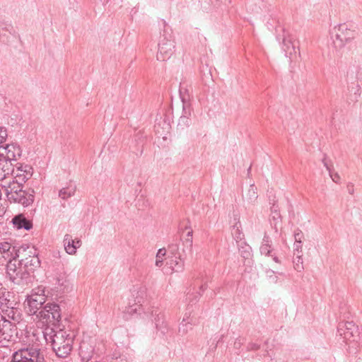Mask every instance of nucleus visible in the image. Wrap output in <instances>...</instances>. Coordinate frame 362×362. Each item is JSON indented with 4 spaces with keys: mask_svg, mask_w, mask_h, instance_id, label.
I'll return each mask as SVG.
<instances>
[{
    "mask_svg": "<svg viewBox=\"0 0 362 362\" xmlns=\"http://www.w3.org/2000/svg\"><path fill=\"white\" fill-rule=\"evenodd\" d=\"M5 187L6 194L8 197V194L11 196V194H14L18 193L19 191L23 189V185H20L16 182V180L13 179L12 182H9L7 186H4Z\"/></svg>",
    "mask_w": 362,
    "mask_h": 362,
    "instance_id": "a878e982",
    "label": "nucleus"
},
{
    "mask_svg": "<svg viewBox=\"0 0 362 362\" xmlns=\"http://www.w3.org/2000/svg\"><path fill=\"white\" fill-rule=\"evenodd\" d=\"M322 163H323V165L326 168V169L329 171V176L330 177L332 178V180L336 182V183H338L339 180H340V177L339 175V174L337 173H332V169H331V167L328 165L327 160H326V158H324L322 159Z\"/></svg>",
    "mask_w": 362,
    "mask_h": 362,
    "instance_id": "7c9ffc66",
    "label": "nucleus"
},
{
    "mask_svg": "<svg viewBox=\"0 0 362 362\" xmlns=\"http://www.w3.org/2000/svg\"><path fill=\"white\" fill-rule=\"evenodd\" d=\"M175 42L171 35H162L158 44L156 58L158 61L165 62L169 59L175 51Z\"/></svg>",
    "mask_w": 362,
    "mask_h": 362,
    "instance_id": "0eeeda50",
    "label": "nucleus"
},
{
    "mask_svg": "<svg viewBox=\"0 0 362 362\" xmlns=\"http://www.w3.org/2000/svg\"><path fill=\"white\" fill-rule=\"evenodd\" d=\"M11 294L9 292L0 291V310H3V308L13 305V301L10 300Z\"/></svg>",
    "mask_w": 362,
    "mask_h": 362,
    "instance_id": "cd10ccee",
    "label": "nucleus"
},
{
    "mask_svg": "<svg viewBox=\"0 0 362 362\" xmlns=\"http://www.w3.org/2000/svg\"><path fill=\"white\" fill-rule=\"evenodd\" d=\"M42 333L59 358H66L71 354L74 339L73 333L62 329L56 331L50 327H46Z\"/></svg>",
    "mask_w": 362,
    "mask_h": 362,
    "instance_id": "f257e3e1",
    "label": "nucleus"
},
{
    "mask_svg": "<svg viewBox=\"0 0 362 362\" xmlns=\"http://www.w3.org/2000/svg\"><path fill=\"white\" fill-rule=\"evenodd\" d=\"M17 328L15 322L0 320V344L4 347L16 340Z\"/></svg>",
    "mask_w": 362,
    "mask_h": 362,
    "instance_id": "6e6552de",
    "label": "nucleus"
},
{
    "mask_svg": "<svg viewBox=\"0 0 362 362\" xmlns=\"http://www.w3.org/2000/svg\"><path fill=\"white\" fill-rule=\"evenodd\" d=\"M206 288V285L203 284L200 286V291L198 293V296H200L202 295L201 292H203Z\"/></svg>",
    "mask_w": 362,
    "mask_h": 362,
    "instance_id": "c03bdc74",
    "label": "nucleus"
},
{
    "mask_svg": "<svg viewBox=\"0 0 362 362\" xmlns=\"http://www.w3.org/2000/svg\"><path fill=\"white\" fill-rule=\"evenodd\" d=\"M76 187L74 186H69L68 187H64L60 189L59 192V196L63 199H66L71 196H73L75 193Z\"/></svg>",
    "mask_w": 362,
    "mask_h": 362,
    "instance_id": "c756f323",
    "label": "nucleus"
},
{
    "mask_svg": "<svg viewBox=\"0 0 362 362\" xmlns=\"http://www.w3.org/2000/svg\"><path fill=\"white\" fill-rule=\"evenodd\" d=\"M33 168L28 165L16 163L14 165L13 171V179L20 185H23L33 175Z\"/></svg>",
    "mask_w": 362,
    "mask_h": 362,
    "instance_id": "9b49d317",
    "label": "nucleus"
},
{
    "mask_svg": "<svg viewBox=\"0 0 362 362\" xmlns=\"http://www.w3.org/2000/svg\"><path fill=\"white\" fill-rule=\"evenodd\" d=\"M294 264V269L300 272L302 269H303V259L301 257V255H297V257L293 260Z\"/></svg>",
    "mask_w": 362,
    "mask_h": 362,
    "instance_id": "72a5a7b5",
    "label": "nucleus"
},
{
    "mask_svg": "<svg viewBox=\"0 0 362 362\" xmlns=\"http://www.w3.org/2000/svg\"><path fill=\"white\" fill-rule=\"evenodd\" d=\"M6 273L11 281L18 285L27 284L30 274L16 258L8 260L6 264Z\"/></svg>",
    "mask_w": 362,
    "mask_h": 362,
    "instance_id": "39448f33",
    "label": "nucleus"
},
{
    "mask_svg": "<svg viewBox=\"0 0 362 362\" xmlns=\"http://www.w3.org/2000/svg\"><path fill=\"white\" fill-rule=\"evenodd\" d=\"M37 353H42L38 348L28 347L21 349L13 354L11 362H22L30 360L34 358Z\"/></svg>",
    "mask_w": 362,
    "mask_h": 362,
    "instance_id": "4468645a",
    "label": "nucleus"
},
{
    "mask_svg": "<svg viewBox=\"0 0 362 362\" xmlns=\"http://www.w3.org/2000/svg\"><path fill=\"white\" fill-rule=\"evenodd\" d=\"M34 193L35 192L33 189H29L28 191L22 189L18 193L11 194V196L8 194V200L10 202L20 204L23 206H28L34 202Z\"/></svg>",
    "mask_w": 362,
    "mask_h": 362,
    "instance_id": "f8f14e48",
    "label": "nucleus"
},
{
    "mask_svg": "<svg viewBox=\"0 0 362 362\" xmlns=\"http://www.w3.org/2000/svg\"><path fill=\"white\" fill-rule=\"evenodd\" d=\"M81 243L79 240H78L76 241L74 240V246L76 247V249L78 248L81 246Z\"/></svg>",
    "mask_w": 362,
    "mask_h": 362,
    "instance_id": "a18cd8bd",
    "label": "nucleus"
},
{
    "mask_svg": "<svg viewBox=\"0 0 362 362\" xmlns=\"http://www.w3.org/2000/svg\"><path fill=\"white\" fill-rule=\"evenodd\" d=\"M192 234H193L192 230H190L189 231H188V233L187 234V238H186L185 242V245L187 250L190 252H192V244H193Z\"/></svg>",
    "mask_w": 362,
    "mask_h": 362,
    "instance_id": "473e14b6",
    "label": "nucleus"
},
{
    "mask_svg": "<svg viewBox=\"0 0 362 362\" xmlns=\"http://www.w3.org/2000/svg\"><path fill=\"white\" fill-rule=\"evenodd\" d=\"M22 362H47L42 353H37L34 358Z\"/></svg>",
    "mask_w": 362,
    "mask_h": 362,
    "instance_id": "f704fd0d",
    "label": "nucleus"
},
{
    "mask_svg": "<svg viewBox=\"0 0 362 362\" xmlns=\"http://www.w3.org/2000/svg\"><path fill=\"white\" fill-rule=\"evenodd\" d=\"M166 254V250L165 248L159 249L156 254V265L158 267H160L163 265V257Z\"/></svg>",
    "mask_w": 362,
    "mask_h": 362,
    "instance_id": "2f4dec72",
    "label": "nucleus"
},
{
    "mask_svg": "<svg viewBox=\"0 0 362 362\" xmlns=\"http://www.w3.org/2000/svg\"><path fill=\"white\" fill-rule=\"evenodd\" d=\"M267 273H274V271H268Z\"/></svg>",
    "mask_w": 362,
    "mask_h": 362,
    "instance_id": "09e8293b",
    "label": "nucleus"
},
{
    "mask_svg": "<svg viewBox=\"0 0 362 362\" xmlns=\"http://www.w3.org/2000/svg\"><path fill=\"white\" fill-rule=\"evenodd\" d=\"M17 257H19V254L16 247L4 240H0V264L3 265Z\"/></svg>",
    "mask_w": 362,
    "mask_h": 362,
    "instance_id": "ddd939ff",
    "label": "nucleus"
},
{
    "mask_svg": "<svg viewBox=\"0 0 362 362\" xmlns=\"http://www.w3.org/2000/svg\"><path fill=\"white\" fill-rule=\"evenodd\" d=\"M294 238L296 243H302L304 238L303 233L300 230L297 229L294 233Z\"/></svg>",
    "mask_w": 362,
    "mask_h": 362,
    "instance_id": "c9c22d12",
    "label": "nucleus"
},
{
    "mask_svg": "<svg viewBox=\"0 0 362 362\" xmlns=\"http://www.w3.org/2000/svg\"><path fill=\"white\" fill-rule=\"evenodd\" d=\"M293 40V36L288 31L283 30L281 49L286 57H291L296 52Z\"/></svg>",
    "mask_w": 362,
    "mask_h": 362,
    "instance_id": "2eb2a0df",
    "label": "nucleus"
},
{
    "mask_svg": "<svg viewBox=\"0 0 362 362\" xmlns=\"http://www.w3.org/2000/svg\"><path fill=\"white\" fill-rule=\"evenodd\" d=\"M251 349H259V346L257 345V344H252V346H251Z\"/></svg>",
    "mask_w": 362,
    "mask_h": 362,
    "instance_id": "de8ad7c7",
    "label": "nucleus"
},
{
    "mask_svg": "<svg viewBox=\"0 0 362 362\" xmlns=\"http://www.w3.org/2000/svg\"><path fill=\"white\" fill-rule=\"evenodd\" d=\"M47 300L45 288L42 286H37L31 291L30 294L27 296L25 300V309L29 315L35 317L43 308Z\"/></svg>",
    "mask_w": 362,
    "mask_h": 362,
    "instance_id": "7ed1b4c3",
    "label": "nucleus"
},
{
    "mask_svg": "<svg viewBox=\"0 0 362 362\" xmlns=\"http://www.w3.org/2000/svg\"><path fill=\"white\" fill-rule=\"evenodd\" d=\"M257 188L255 184H251L242 194L243 203L247 206H255L258 199Z\"/></svg>",
    "mask_w": 362,
    "mask_h": 362,
    "instance_id": "dca6fc26",
    "label": "nucleus"
},
{
    "mask_svg": "<svg viewBox=\"0 0 362 362\" xmlns=\"http://www.w3.org/2000/svg\"><path fill=\"white\" fill-rule=\"evenodd\" d=\"M14 165L11 162L0 160V180H5L8 175H13Z\"/></svg>",
    "mask_w": 362,
    "mask_h": 362,
    "instance_id": "5701e85b",
    "label": "nucleus"
},
{
    "mask_svg": "<svg viewBox=\"0 0 362 362\" xmlns=\"http://www.w3.org/2000/svg\"><path fill=\"white\" fill-rule=\"evenodd\" d=\"M139 292L141 293V296L136 298L137 300H135L136 303L134 305H129L125 308V314L132 316L134 314L140 312L141 309V300L143 298V296L145 294L144 288H141Z\"/></svg>",
    "mask_w": 362,
    "mask_h": 362,
    "instance_id": "412c9836",
    "label": "nucleus"
},
{
    "mask_svg": "<svg viewBox=\"0 0 362 362\" xmlns=\"http://www.w3.org/2000/svg\"><path fill=\"white\" fill-rule=\"evenodd\" d=\"M333 44L337 49H341L354 37V30L348 28L345 23L340 24L334 28Z\"/></svg>",
    "mask_w": 362,
    "mask_h": 362,
    "instance_id": "1a4fd4ad",
    "label": "nucleus"
},
{
    "mask_svg": "<svg viewBox=\"0 0 362 362\" xmlns=\"http://www.w3.org/2000/svg\"><path fill=\"white\" fill-rule=\"evenodd\" d=\"M64 249L69 255H74L76 252V247L74 246V240L69 234L65 235L64 238Z\"/></svg>",
    "mask_w": 362,
    "mask_h": 362,
    "instance_id": "bb28decb",
    "label": "nucleus"
},
{
    "mask_svg": "<svg viewBox=\"0 0 362 362\" xmlns=\"http://www.w3.org/2000/svg\"><path fill=\"white\" fill-rule=\"evenodd\" d=\"M271 211H272V214H274V216H273L274 218H278L280 217L279 207L275 204H274L273 206L271 207Z\"/></svg>",
    "mask_w": 362,
    "mask_h": 362,
    "instance_id": "4c0bfd02",
    "label": "nucleus"
},
{
    "mask_svg": "<svg viewBox=\"0 0 362 362\" xmlns=\"http://www.w3.org/2000/svg\"><path fill=\"white\" fill-rule=\"evenodd\" d=\"M22 154V151L16 144H10L0 146V160L16 161Z\"/></svg>",
    "mask_w": 362,
    "mask_h": 362,
    "instance_id": "9d476101",
    "label": "nucleus"
},
{
    "mask_svg": "<svg viewBox=\"0 0 362 362\" xmlns=\"http://www.w3.org/2000/svg\"><path fill=\"white\" fill-rule=\"evenodd\" d=\"M294 247H295V250H296L298 252V253L301 252L302 243H298L295 242Z\"/></svg>",
    "mask_w": 362,
    "mask_h": 362,
    "instance_id": "79ce46f5",
    "label": "nucleus"
},
{
    "mask_svg": "<svg viewBox=\"0 0 362 362\" xmlns=\"http://www.w3.org/2000/svg\"><path fill=\"white\" fill-rule=\"evenodd\" d=\"M337 332L348 344V351L356 354L362 346V330L354 322H341L337 327Z\"/></svg>",
    "mask_w": 362,
    "mask_h": 362,
    "instance_id": "f03ea898",
    "label": "nucleus"
},
{
    "mask_svg": "<svg viewBox=\"0 0 362 362\" xmlns=\"http://www.w3.org/2000/svg\"><path fill=\"white\" fill-rule=\"evenodd\" d=\"M21 319V314L20 310L14 308L12 305L7 307L6 308H3L1 313L0 314V320L2 321L7 320L8 322H15L16 325L17 322H19Z\"/></svg>",
    "mask_w": 362,
    "mask_h": 362,
    "instance_id": "f3484780",
    "label": "nucleus"
},
{
    "mask_svg": "<svg viewBox=\"0 0 362 362\" xmlns=\"http://www.w3.org/2000/svg\"><path fill=\"white\" fill-rule=\"evenodd\" d=\"M61 318L60 307L54 303L45 305L35 317V320L42 322L43 325H47V327H49V325H57Z\"/></svg>",
    "mask_w": 362,
    "mask_h": 362,
    "instance_id": "20e7f679",
    "label": "nucleus"
},
{
    "mask_svg": "<svg viewBox=\"0 0 362 362\" xmlns=\"http://www.w3.org/2000/svg\"><path fill=\"white\" fill-rule=\"evenodd\" d=\"M168 264L175 272H180L184 270L185 261L181 255H175L173 258L168 262Z\"/></svg>",
    "mask_w": 362,
    "mask_h": 362,
    "instance_id": "4be33fe9",
    "label": "nucleus"
},
{
    "mask_svg": "<svg viewBox=\"0 0 362 362\" xmlns=\"http://www.w3.org/2000/svg\"><path fill=\"white\" fill-rule=\"evenodd\" d=\"M179 91H180V98L183 103V111H184L185 114L186 115L187 112L185 110V108H186L187 103L189 99V92H188L187 88L184 86V84H180Z\"/></svg>",
    "mask_w": 362,
    "mask_h": 362,
    "instance_id": "c85d7f7f",
    "label": "nucleus"
},
{
    "mask_svg": "<svg viewBox=\"0 0 362 362\" xmlns=\"http://www.w3.org/2000/svg\"><path fill=\"white\" fill-rule=\"evenodd\" d=\"M156 310H160V308L157 307H152L148 309L147 312L145 313V314L150 317V319L152 320V319H154L156 315L153 313Z\"/></svg>",
    "mask_w": 362,
    "mask_h": 362,
    "instance_id": "58836bf2",
    "label": "nucleus"
},
{
    "mask_svg": "<svg viewBox=\"0 0 362 362\" xmlns=\"http://www.w3.org/2000/svg\"><path fill=\"white\" fill-rule=\"evenodd\" d=\"M187 122H188V118H187V115L181 116L179 119V124L184 123V124H188Z\"/></svg>",
    "mask_w": 362,
    "mask_h": 362,
    "instance_id": "a19ab883",
    "label": "nucleus"
},
{
    "mask_svg": "<svg viewBox=\"0 0 362 362\" xmlns=\"http://www.w3.org/2000/svg\"><path fill=\"white\" fill-rule=\"evenodd\" d=\"M348 191L350 194H353L354 189V185L351 183H349L347 185Z\"/></svg>",
    "mask_w": 362,
    "mask_h": 362,
    "instance_id": "37998d69",
    "label": "nucleus"
},
{
    "mask_svg": "<svg viewBox=\"0 0 362 362\" xmlns=\"http://www.w3.org/2000/svg\"><path fill=\"white\" fill-rule=\"evenodd\" d=\"M272 250L271 245L269 244V238L265 236L263 238L262 244L260 247L261 254L264 255L265 256L273 257V259L276 262H277V263L279 262L278 257L276 256H274L273 255H272Z\"/></svg>",
    "mask_w": 362,
    "mask_h": 362,
    "instance_id": "b1692460",
    "label": "nucleus"
},
{
    "mask_svg": "<svg viewBox=\"0 0 362 362\" xmlns=\"http://www.w3.org/2000/svg\"><path fill=\"white\" fill-rule=\"evenodd\" d=\"M240 345H241L240 341H235L234 346H235V348H239L240 346Z\"/></svg>",
    "mask_w": 362,
    "mask_h": 362,
    "instance_id": "49530a36",
    "label": "nucleus"
},
{
    "mask_svg": "<svg viewBox=\"0 0 362 362\" xmlns=\"http://www.w3.org/2000/svg\"><path fill=\"white\" fill-rule=\"evenodd\" d=\"M11 222L17 229L30 230L33 228L32 221L28 219L23 214L15 216L12 218Z\"/></svg>",
    "mask_w": 362,
    "mask_h": 362,
    "instance_id": "a211bd4d",
    "label": "nucleus"
},
{
    "mask_svg": "<svg viewBox=\"0 0 362 362\" xmlns=\"http://www.w3.org/2000/svg\"><path fill=\"white\" fill-rule=\"evenodd\" d=\"M79 355L83 362H88L94 355V349L87 341H83L79 347Z\"/></svg>",
    "mask_w": 362,
    "mask_h": 362,
    "instance_id": "6ab92c4d",
    "label": "nucleus"
},
{
    "mask_svg": "<svg viewBox=\"0 0 362 362\" xmlns=\"http://www.w3.org/2000/svg\"><path fill=\"white\" fill-rule=\"evenodd\" d=\"M161 124H163L164 126H165V127L168 129V124H167L165 122L163 121V122H160L158 123H157L154 128H155V131L158 134H160V136L163 135V134L160 132L159 128L161 126Z\"/></svg>",
    "mask_w": 362,
    "mask_h": 362,
    "instance_id": "ea45409f",
    "label": "nucleus"
},
{
    "mask_svg": "<svg viewBox=\"0 0 362 362\" xmlns=\"http://www.w3.org/2000/svg\"><path fill=\"white\" fill-rule=\"evenodd\" d=\"M156 317L152 319V322L155 324L156 328L164 333L167 330V325L164 320V314L161 310H156L153 313Z\"/></svg>",
    "mask_w": 362,
    "mask_h": 362,
    "instance_id": "aec40b11",
    "label": "nucleus"
},
{
    "mask_svg": "<svg viewBox=\"0 0 362 362\" xmlns=\"http://www.w3.org/2000/svg\"><path fill=\"white\" fill-rule=\"evenodd\" d=\"M18 253L19 257L21 256L20 263L23 264L26 270H28L29 274L30 272H33L35 269L40 267V260L34 247H21L18 250Z\"/></svg>",
    "mask_w": 362,
    "mask_h": 362,
    "instance_id": "423d86ee",
    "label": "nucleus"
},
{
    "mask_svg": "<svg viewBox=\"0 0 362 362\" xmlns=\"http://www.w3.org/2000/svg\"><path fill=\"white\" fill-rule=\"evenodd\" d=\"M7 131L5 128L0 127V144L6 141L7 137ZM1 145H0L1 146Z\"/></svg>",
    "mask_w": 362,
    "mask_h": 362,
    "instance_id": "e433bc0d",
    "label": "nucleus"
},
{
    "mask_svg": "<svg viewBox=\"0 0 362 362\" xmlns=\"http://www.w3.org/2000/svg\"><path fill=\"white\" fill-rule=\"evenodd\" d=\"M195 325V321L189 317L187 318L184 317L182 322L180 325L179 332L182 334H187L189 330L192 329L193 325Z\"/></svg>",
    "mask_w": 362,
    "mask_h": 362,
    "instance_id": "393cba45",
    "label": "nucleus"
}]
</instances>
